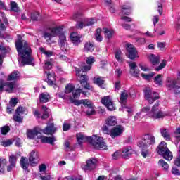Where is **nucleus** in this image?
Instances as JSON below:
<instances>
[{
	"label": "nucleus",
	"mask_w": 180,
	"mask_h": 180,
	"mask_svg": "<svg viewBox=\"0 0 180 180\" xmlns=\"http://www.w3.org/2000/svg\"><path fill=\"white\" fill-rule=\"evenodd\" d=\"M15 46L21 58H22V64L23 65H30L33 63V58L32 57V48L27 44L26 40L22 39V36L19 35L18 40L15 42Z\"/></svg>",
	"instance_id": "nucleus-1"
},
{
	"label": "nucleus",
	"mask_w": 180,
	"mask_h": 180,
	"mask_svg": "<svg viewBox=\"0 0 180 180\" xmlns=\"http://www.w3.org/2000/svg\"><path fill=\"white\" fill-rule=\"evenodd\" d=\"M81 94L86 96L87 95H89V93L88 91H84L82 89H77L76 90H73L72 95V97L70 96L69 98V101L71 103H74L75 106H79V105H84V106H87L89 109L87 111H86V116H92L93 115H95V105L92 103V101L88 100V99H82V100H76L78 99L81 96Z\"/></svg>",
	"instance_id": "nucleus-2"
},
{
	"label": "nucleus",
	"mask_w": 180,
	"mask_h": 180,
	"mask_svg": "<svg viewBox=\"0 0 180 180\" xmlns=\"http://www.w3.org/2000/svg\"><path fill=\"white\" fill-rule=\"evenodd\" d=\"M78 144H82V141H88L96 150H108V146L103 140V137L93 135L92 136H85L81 134L77 135Z\"/></svg>",
	"instance_id": "nucleus-3"
},
{
	"label": "nucleus",
	"mask_w": 180,
	"mask_h": 180,
	"mask_svg": "<svg viewBox=\"0 0 180 180\" xmlns=\"http://www.w3.org/2000/svg\"><path fill=\"white\" fill-rule=\"evenodd\" d=\"M155 144V136L148 134L143 136L141 141L137 143L138 147L141 150V155L144 158L148 155V147Z\"/></svg>",
	"instance_id": "nucleus-4"
},
{
	"label": "nucleus",
	"mask_w": 180,
	"mask_h": 180,
	"mask_svg": "<svg viewBox=\"0 0 180 180\" xmlns=\"http://www.w3.org/2000/svg\"><path fill=\"white\" fill-rule=\"evenodd\" d=\"M75 70L76 75L77 77H78V82H79L82 88L87 91H92V89H94V87H92V86H91V84L88 82V81H89V77H88V75L81 73L79 68H75Z\"/></svg>",
	"instance_id": "nucleus-5"
},
{
	"label": "nucleus",
	"mask_w": 180,
	"mask_h": 180,
	"mask_svg": "<svg viewBox=\"0 0 180 180\" xmlns=\"http://www.w3.org/2000/svg\"><path fill=\"white\" fill-rule=\"evenodd\" d=\"M53 68V63L51 62L48 61L45 63L44 66V70L45 71V74H46L47 77V84L50 85V86H53V88H57V84H56V77L54 75H51L49 70H51Z\"/></svg>",
	"instance_id": "nucleus-6"
},
{
	"label": "nucleus",
	"mask_w": 180,
	"mask_h": 180,
	"mask_svg": "<svg viewBox=\"0 0 180 180\" xmlns=\"http://www.w3.org/2000/svg\"><path fill=\"white\" fill-rule=\"evenodd\" d=\"M144 92V98L146 101H148L150 105L154 103L157 99H160V94L158 92H153L151 91L150 87H146L143 90Z\"/></svg>",
	"instance_id": "nucleus-7"
},
{
	"label": "nucleus",
	"mask_w": 180,
	"mask_h": 180,
	"mask_svg": "<svg viewBox=\"0 0 180 180\" xmlns=\"http://www.w3.org/2000/svg\"><path fill=\"white\" fill-rule=\"evenodd\" d=\"M126 50L128 53L127 57L129 60H136V58H139V51H137V49L134 47V45L131 44H126Z\"/></svg>",
	"instance_id": "nucleus-8"
},
{
	"label": "nucleus",
	"mask_w": 180,
	"mask_h": 180,
	"mask_svg": "<svg viewBox=\"0 0 180 180\" xmlns=\"http://www.w3.org/2000/svg\"><path fill=\"white\" fill-rule=\"evenodd\" d=\"M160 106V103L155 104L149 113L150 117L152 119H162L164 117V112L162 111H158V107Z\"/></svg>",
	"instance_id": "nucleus-9"
},
{
	"label": "nucleus",
	"mask_w": 180,
	"mask_h": 180,
	"mask_svg": "<svg viewBox=\"0 0 180 180\" xmlns=\"http://www.w3.org/2000/svg\"><path fill=\"white\" fill-rule=\"evenodd\" d=\"M123 133H124V127L118 124L111 128L110 137L111 139H117V137H120Z\"/></svg>",
	"instance_id": "nucleus-10"
},
{
	"label": "nucleus",
	"mask_w": 180,
	"mask_h": 180,
	"mask_svg": "<svg viewBox=\"0 0 180 180\" xmlns=\"http://www.w3.org/2000/svg\"><path fill=\"white\" fill-rule=\"evenodd\" d=\"M58 44H59L60 50L63 53H67L68 51V50H70V46H68V44L67 43V37H65V34L60 35Z\"/></svg>",
	"instance_id": "nucleus-11"
},
{
	"label": "nucleus",
	"mask_w": 180,
	"mask_h": 180,
	"mask_svg": "<svg viewBox=\"0 0 180 180\" xmlns=\"http://www.w3.org/2000/svg\"><path fill=\"white\" fill-rule=\"evenodd\" d=\"M15 84L12 82H5L4 84L0 85V92H4V90L8 94H13V89L15 88Z\"/></svg>",
	"instance_id": "nucleus-12"
},
{
	"label": "nucleus",
	"mask_w": 180,
	"mask_h": 180,
	"mask_svg": "<svg viewBox=\"0 0 180 180\" xmlns=\"http://www.w3.org/2000/svg\"><path fill=\"white\" fill-rule=\"evenodd\" d=\"M29 162L31 167H36L39 163V153L32 150L29 155Z\"/></svg>",
	"instance_id": "nucleus-13"
},
{
	"label": "nucleus",
	"mask_w": 180,
	"mask_h": 180,
	"mask_svg": "<svg viewBox=\"0 0 180 180\" xmlns=\"http://www.w3.org/2000/svg\"><path fill=\"white\" fill-rule=\"evenodd\" d=\"M101 103H103V105H105V106H106L107 109H108V110H115L116 108H115V104L113 103V101H112V100H110V97L109 96H105L101 99Z\"/></svg>",
	"instance_id": "nucleus-14"
},
{
	"label": "nucleus",
	"mask_w": 180,
	"mask_h": 180,
	"mask_svg": "<svg viewBox=\"0 0 180 180\" xmlns=\"http://www.w3.org/2000/svg\"><path fill=\"white\" fill-rule=\"evenodd\" d=\"M129 68H130V74L132 75V77H134V78H139L140 77V70L136 69L137 68V64L136 62H129Z\"/></svg>",
	"instance_id": "nucleus-15"
},
{
	"label": "nucleus",
	"mask_w": 180,
	"mask_h": 180,
	"mask_svg": "<svg viewBox=\"0 0 180 180\" xmlns=\"http://www.w3.org/2000/svg\"><path fill=\"white\" fill-rule=\"evenodd\" d=\"M82 18V15L81 13H76L73 15V19L75 20H78V19H80ZM86 27L85 25V19L84 18H81L80 21H77V23L76 24V28L77 29H84V27Z\"/></svg>",
	"instance_id": "nucleus-16"
},
{
	"label": "nucleus",
	"mask_w": 180,
	"mask_h": 180,
	"mask_svg": "<svg viewBox=\"0 0 180 180\" xmlns=\"http://www.w3.org/2000/svg\"><path fill=\"white\" fill-rule=\"evenodd\" d=\"M120 8L122 15H126L127 16H129V15H131L133 6L130 3H125L124 4L121 6Z\"/></svg>",
	"instance_id": "nucleus-17"
},
{
	"label": "nucleus",
	"mask_w": 180,
	"mask_h": 180,
	"mask_svg": "<svg viewBox=\"0 0 180 180\" xmlns=\"http://www.w3.org/2000/svg\"><path fill=\"white\" fill-rule=\"evenodd\" d=\"M96 164H98V160L95 158H91L86 162L84 169L86 171H94L96 168Z\"/></svg>",
	"instance_id": "nucleus-18"
},
{
	"label": "nucleus",
	"mask_w": 180,
	"mask_h": 180,
	"mask_svg": "<svg viewBox=\"0 0 180 180\" xmlns=\"http://www.w3.org/2000/svg\"><path fill=\"white\" fill-rule=\"evenodd\" d=\"M56 131H57V127L54 126V123H51L49 125L46 126L45 129H44L42 131L44 134H47L49 136H53V134H54Z\"/></svg>",
	"instance_id": "nucleus-19"
},
{
	"label": "nucleus",
	"mask_w": 180,
	"mask_h": 180,
	"mask_svg": "<svg viewBox=\"0 0 180 180\" xmlns=\"http://www.w3.org/2000/svg\"><path fill=\"white\" fill-rule=\"evenodd\" d=\"M39 139L43 144H51V146H54V141H57L54 136L51 137L41 136Z\"/></svg>",
	"instance_id": "nucleus-20"
},
{
	"label": "nucleus",
	"mask_w": 180,
	"mask_h": 180,
	"mask_svg": "<svg viewBox=\"0 0 180 180\" xmlns=\"http://www.w3.org/2000/svg\"><path fill=\"white\" fill-rule=\"evenodd\" d=\"M63 29H64V26L50 28L51 33L52 34L53 37H57V36H58V37L60 38V36H61V34H64V32H63Z\"/></svg>",
	"instance_id": "nucleus-21"
},
{
	"label": "nucleus",
	"mask_w": 180,
	"mask_h": 180,
	"mask_svg": "<svg viewBox=\"0 0 180 180\" xmlns=\"http://www.w3.org/2000/svg\"><path fill=\"white\" fill-rule=\"evenodd\" d=\"M39 127H35L33 129H27V137L30 140H33L36 136L39 135Z\"/></svg>",
	"instance_id": "nucleus-22"
},
{
	"label": "nucleus",
	"mask_w": 180,
	"mask_h": 180,
	"mask_svg": "<svg viewBox=\"0 0 180 180\" xmlns=\"http://www.w3.org/2000/svg\"><path fill=\"white\" fill-rule=\"evenodd\" d=\"M105 124L110 127L117 126V120L115 116H110L105 120Z\"/></svg>",
	"instance_id": "nucleus-23"
},
{
	"label": "nucleus",
	"mask_w": 180,
	"mask_h": 180,
	"mask_svg": "<svg viewBox=\"0 0 180 180\" xmlns=\"http://www.w3.org/2000/svg\"><path fill=\"white\" fill-rule=\"evenodd\" d=\"M157 150H158V154H159V155H161L165 151H167L169 149L168 148V146H167V142L162 141L158 146Z\"/></svg>",
	"instance_id": "nucleus-24"
},
{
	"label": "nucleus",
	"mask_w": 180,
	"mask_h": 180,
	"mask_svg": "<svg viewBox=\"0 0 180 180\" xmlns=\"http://www.w3.org/2000/svg\"><path fill=\"white\" fill-rule=\"evenodd\" d=\"M70 40L72 41V43H73L74 46H78V44L81 43V37L78 36L77 32H72L70 34Z\"/></svg>",
	"instance_id": "nucleus-25"
},
{
	"label": "nucleus",
	"mask_w": 180,
	"mask_h": 180,
	"mask_svg": "<svg viewBox=\"0 0 180 180\" xmlns=\"http://www.w3.org/2000/svg\"><path fill=\"white\" fill-rule=\"evenodd\" d=\"M39 99L41 103H47V102L50 101L51 97L49 93H41L39 96Z\"/></svg>",
	"instance_id": "nucleus-26"
},
{
	"label": "nucleus",
	"mask_w": 180,
	"mask_h": 180,
	"mask_svg": "<svg viewBox=\"0 0 180 180\" xmlns=\"http://www.w3.org/2000/svg\"><path fill=\"white\" fill-rule=\"evenodd\" d=\"M95 50V44L91 43V41L86 42L84 46V51L86 53H92Z\"/></svg>",
	"instance_id": "nucleus-27"
},
{
	"label": "nucleus",
	"mask_w": 180,
	"mask_h": 180,
	"mask_svg": "<svg viewBox=\"0 0 180 180\" xmlns=\"http://www.w3.org/2000/svg\"><path fill=\"white\" fill-rule=\"evenodd\" d=\"M149 60L152 64V65H158L160 64V56H157L154 55V53H152L149 56Z\"/></svg>",
	"instance_id": "nucleus-28"
},
{
	"label": "nucleus",
	"mask_w": 180,
	"mask_h": 180,
	"mask_svg": "<svg viewBox=\"0 0 180 180\" xmlns=\"http://www.w3.org/2000/svg\"><path fill=\"white\" fill-rule=\"evenodd\" d=\"M19 77H20V73L18 71H14L8 75L7 81H17V79H19Z\"/></svg>",
	"instance_id": "nucleus-29"
},
{
	"label": "nucleus",
	"mask_w": 180,
	"mask_h": 180,
	"mask_svg": "<svg viewBox=\"0 0 180 180\" xmlns=\"http://www.w3.org/2000/svg\"><path fill=\"white\" fill-rule=\"evenodd\" d=\"M160 131L161 136L165 139V140L167 141H169V140H171V135H169V133L168 132V130L167 129H160Z\"/></svg>",
	"instance_id": "nucleus-30"
},
{
	"label": "nucleus",
	"mask_w": 180,
	"mask_h": 180,
	"mask_svg": "<svg viewBox=\"0 0 180 180\" xmlns=\"http://www.w3.org/2000/svg\"><path fill=\"white\" fill-rule=\"evenodd\" d=\"M162 157H163V158L165 160H167V161H171V160H172L173 158V155H172V152L169 151V149L167 150H165V153H162Z\"/></svg>",
	"instance_id": "nucleus-31"
},
{
	"label": "nucleus",
	"mask_w": 180,
	"mask_h": 180,
	"mask_svg": "<svg viewBox=\"0 0 180 180\" xmlns=\"http://www.w3.org/2000/svg\"><path fill=\"white\" fill-rule=\"evenodd\" d=\"M20 166L22 169H27L29 168V162H27V158H25V157H21L20 159Z\"/></svg>",
	"instance_id": "nucleus-32"
},
{
	"label": "nucleus",
	"mask_w": 180,
	"mask_h": 180,
	"mask_svg": "<svg viewBox=\"0 0 180 180\" xmlns=\"http://www.w3.org/2000/svg\"><path fill=\"white\" fill-rule=\"evenodd\" d=\"M130 155H131V150L129 149V148H125L122 151V156L123 158L128 159Z\"/></svg>",
	"instance_id": "nucleus-33"
},
{
	"label": "nucleus",
	"mask_w": 180,
	"mask_h": 180,
	"mask_svg": "<svg viewBox=\"0 0 180 180\" xmlns=\"http://www.w3.org/2000/svg\"><path fill=\"white\" fill-rule=\"evenodd\" d=\"M103 33L106 37V39H112L113 37V34H115V31L109 30L108 28H103Z\"/></svg>",
	"instance_id": "nucleus-34"
},
{
	"label": "nucleus",
	"mask_w": 180,
	"mask_h": 180,
	"mask_svg": "<svg viewBox=\"0 0 180 180\" xmlns=\"http://www.w3.org/2000/svg\"><path fill=\"white\" fill-rule=\"evenodd\" d=\"M94 84H96V85H98V86H100L101 88H102L103 85L105 84V80L103 79V77H94Z\"/></svg>",
	"instance_id": "nucleus-35"
},
{
	"label": "nucleus",
	"mask_w": 180,
	"mask_h": 180,
	"mask_svg": "<svg viewBox=\"0 0 180 180\" xmlns=\"http://www.w3.org/2000/svg\"><path fill=\"white\" fill-rule=\"evenodd\" d=\"M158 165L160 167H162V168H163V171H168V168H169V165H168V163H167V162H165L162 159H160L158 161Z\"/></svg>",
	"instance_id": "nucleus-36"
},
{
	"label": "nucleus",
	"mask_w": 180,
	"mask_h": 180,
	"mask_svg": "<svg viewBox=\"0 0 180 180\" xmlns=\"http://www.w3.org/2000/svg\"><path fill=\"white\" fill-rule=\"evenodd\" d=\"M115 59L117 60V61H118V63H123L124 59H123V58H122V50L117 49L115 51Z\"/></svg>",
	"instance_id": "nucleus-37"
},
{
	"label": "nucleus",
	"mask_w": 180,
	"mask_h": 180,
	"mask_svg": "<svg viewBox=\"0 0 180 180\" xmlns=\"http://www.w3.org/2000/svg\"><path fill=\"white\" fill-rule=\"evenodd\" d=\"M18 161V157L15 155H11L9 156L8 162L11 166L16 167V162Z\"/></svg>",
	"instance_id": "nucleus-38"
},
{
	"label": "nucleus",
	"mask_w": 180,
	"mask_h": 180,
	"mask_svg": "<svg viewBox=\"0 0 180 180\" xmlns=\"http://www.w3.org/2000/svg\"><path fill=\"white\" fill-rule=\"evenodd\" d=\"M109 126L106 125H103L101 127V131L102 133H103V134H107L108 136H110L111 132H112V129H109Z\"/></svg>",
	"instance_id": "nucleus-39"
},
{
	"label": "nucleus",
	"mask_w": 180,
	"mask_h": 180,
	"mask_svg": "<svg viewBox=\"0 0 180 180\" xmlns=\"http://www.w3.org/2000/svg\"><path fill=\"white\" fill-rule=\"evenodd\" d=\"M75 89V86L71 84H68L65 88V94H71V92L74 91Z\"/></svg>",
	"instance_id": "nucleus-40"
},
{
	"label": "nucleus",
	"mask_w": 180,
	"mask_h": 180,
	"mask_svg": "<svg viewBox=\"0 0 180 180\" xmlns=\"http://www.w3.org/2000/svg\"><path fill=\"white\" fill-rule=\"evenodd\" d=\"M31 20L33 22L40 20V13L39 12H33L31 13Z\"/></svg>",
	"instance_id": "nucleus-41"
},
{
	"label": "nucleus",
	"mask_w": 180,
	"mask_h": 180,
	"mask_svg": "<svg viewBox=\"0 0 180 180\" xmlns=\"http://www.w3.org/2000/svg\"><path fill=\"white\" fill-rule=\"evenodd\" d=\"M154 75H155V74L153 72H151L150 74H144V73L141 74V77H142V78H143L146 81H150L151 78L154 77Z\"/></svg>",
	"instance_id": "nucleus-42"
},
{
	"label": "nucleus",
	"mask_w": 180,
	"mask_h": 180,
	"mask_svg": "<svg viewBox=\"0 0 180 180\" xmlns=\"http://www.w3.org/2000/svg\"><path fill=\"white\" fill-rule=\"evenodd\" d=\"M167 67V60L163 59L159 66L155 68V71H160Z\"/></svg>",
	"instance_id": "nucleus-43"
},
{
	"label": "nucleus",
	"mask_w": 180,
	"mask_h": 180,
	"mask_svg": "<svg viewBox=\"0 0 180 180\" xmlns=\"http://www.w3.org/2000/svg\"><path fill=\"white\" fill-rule=\"evenodd\" d=\"M25 112H26V108L22 106H19L15 110V113L18 115H25Z\"/></svg>",
	"instance_id": "nucleus-44"
},
{
	"label": "nucleus",
	"mask_w": 180,
	"mask_h": 180,
	"mask_svg": "<svg viewBox=\"0 0 180 180\" xmlns=\"http://www.w3.org/2000/svg\"><path fill=\"white\" fill-rule=\"evenodd\" d=\"M11 10L13 11V12H19L20 9L19 7H18V3L15 1H11Z\"/></svg>",
	"instance_id": "nucleus-45"
},
{
	"label": "nucleus",
	"mask_w": 180,
	"mask_h": 180,
	"mask_svg": "<svg viewBox=\"0 0 180 180\" xmlns=\"http://www.w3.org/2000/svg\"><path fill=\"white\" fill-rule=\"evenodd\" d=\"M91 68H92L91 65H86L84 66H82L81 68H79L80 72H88V71L91 70Z\"/></svg>",
	"instance_id": "nucleus-46"
},
{
	"label": "nucleus",
	"mask_w": 180,
	"mask_h": 180,
	"mask_svg": "<svg viewBox=\"0 0 180 180\" xmlns=\"http://www.w3.org/2000/svg\"><path fill=\"white\" fill-rule=\"evenodd\" d=\"M10 130H11V128L9 127V126H4L1 128V134L3 136H6V134L9 133Z\"/></svg>",
	"instance_id": "nucleus-47"
},
{
	"label": "nucleus",
	"mask_w": 180,
	"mask_h": 180,
	"mask_svg": "<svg viewBox=\"0 0 180 180\" xmlns=\"http://www.w3.org/2000/svg\"><path fill=\"white\" fill-rule=\"evenodd\" d=\"M162 75L159 74L154 78V82H156L157 85H162V80H161Z\"/></svg>",
	"instance_id": "nucleus-48"
},
{
	"label": "nucleus",
	"mask_w": 180,
	"mask_h": 180,
	"mask_svg": "<svg viewBox=\"0 0 180 180\" xmlns=\"http://www.w3.org/2000/svg\"><path fill=\"white\" fill-rule=\"evenodd\" d=\"M0 15L2 17L4 23H5V25L8 26V25H9V22L8 21V18H6V15H5V13L0 12ZM1 22H2L1 19H0V23Z\"/></svg>",
	"instance_id": "nucleus-49"
},
{
	"label": "nucleus",
	"mask_w": 180,
	"mask_h": 180,
	"mask_svg": "<svg viewBox=\"0 0 180 180\" xmlns=\"http://www.w3.org/2000/svg\"><path fill=\"white\" fill-rule=\"evenodd\" d=\"M39 50L40 51L41 53H43V54H45V56H47V57H51V56H53V52L46 51L43 47H40Z\"/></svg>",
	"instance_id": "nucleus-50"
},
{
	"label": "nucleus",
	"mask_w": 180,
	"mask_h": 180,
	"mask_svg": "<svg viewBox=\"0 0 180 180\" xmlns=\"http://www.w3.org/2000/svg\"><path fill=\"white\" fill-rule=\"evenodd\" d=\"M176 84V82L172 80V81L168 82L167 84H166V86L169 89H174V88H175Z\"/></svg>",
	"instance_id": "nucleus-51"
},
{
	"label": "nucleus",
	"mask_w": 180,
	"mask_h": 180,
	"mask_svg": "<svg viewBox=\"0 0 180 180\" xmlns=\"http://www.w3.org/2000/svg\"><path fill=\"white\" fill-rule=\"evenodd\" d=\"M129 96V94H127V92H122V94H121V96H120V101H121V102H125V101H127V97Z\"/></svg>",
	"instance_id": "nucleus-52"
},
{
	"label": "nucleus",
	"mask_w": 180,
	"mask_h": 180,
	"mask_svg": "<svg viewBox=\"0 0 180 180\" xmlns=\"http://www.w3.org/2000/svg\"><path fill=\"white\" fill-rule=\"evenodd\" d=\"M174 137L176 141L179 142L180 141V127L176 128V131H174Z\"/></svg>",
	"instance_id": "nucleus-53"
},
{
	"label": "nucleus",
	"mask_w": 180,
	"mask_h": 180,
	"mask_svg": "<svg viewBox=\"0 0 180 180\" xmlns=\"http://www.w3.org/2000/svg\"><path fill=\"white\" fill-rule=\"evenodd\" d=\"M86 63L89 65H92V64H94V63H95V58L92 57V56H89V57L86 58Z\"/></svg>",
	"instance_id": "nucleus-54"
},
{
	"label": "nucleus",
	"mask_w": 180,
	"mask_h": 180,
	"mask_svg": "<svg viewBox=\"0 0 180 180\" xmlns=\"http://www.w3.org/2000/svg\"><path fill=\"white\" fill-rule=\"evenodd\" d=\"M157 5H158L157 11L159 13L160 16H161L162 15V12H164V10L162 8V4H161L160 2H158Z\"/></svg>",
	"instance_id": "nucleus-55"
},
{
	"label": "nucleus",
	"mask_w": 180,
	"mask_h": 180,
	"mask_svg": "<svg viewBox=\"0 0 180 180\" xmlns=\"http://www.w3.org/2000/svg\"><path fill=\"white\" fill-rule=\"evenodd\" d=\"M51 37H53V34L45 32L44 33V38L46 39V41H51Z\"/></svg>",
	"instance_id": "nucleus-56"
},
{
	"label": "nucleus",
	"mask_w": 180,
	"mask_h": 180,
	"mask_svg": "<svg viewBox=\"0 0 180 180\" xmlns=\"http://www.w3.org/2000/svg\"><path fill=\"white\" fill-rule=\"evenodd\" d=\"M13 119L15 122H18V123H23V118H22L19 115H14Z\"/></svg>",
	"instance_id": "nucleus-57"
},
{
	"label": "nucleus",
	"mask_w": 180,
	"mask_h": 180,
	"mask_svg": "<svg viewBox=\"0 0 180 180\" xmlns=\"http://www.w3.org/2000/svg\"><path fill=\"white\" fill-rule=\"evenodd\" d=\"M49 117L50 113L49 112V111H44V113L41 116V119H42V120H46V119H49Z\"/></svg>",
	"instance_id": "nucleus-58"
},
{
	"label": "nucleus",
	"mask_w": 180,
	"mask_h": 180,
	"mask_svg": "<svg viewBox=\"0 0 180 180\" xmlns=\"http://www.w3.org/2000/svg\"><path fill=\"white\" fill-rule=\"evenodd\" d=\"M3 147H9V146H12V141L8 139L7 141H2Z\"/></svg>",
	"instance_id": "nucleus-59"
},
{
	"label": "nucleus",
	"mask_w": 180,
	"mask_h": 180,
	"mask_svg": "<svg viewBox=\"0 0 180 180\" xmlns=\"http://www.w3.org/2000/svg\"><path fill=\"white\" fill-rule=\"evenodd\" d=\"M95 24V19L91 18L85 22V26H93Z\"/></svg>",
	"instance_id": "nucleus-60"
},
{
	"label": "nucleus",
	"mask_w": 180,
	"mask_h": 180,
	"mask_svg": "<svg viewBox=\"0 0 180 180\" xmlns=\"http://www.w3.org/2000/svg\"><path fill=\"white\" fill-rule=\"evenodd\" d=\"M10 105L11 106H16V105H18V98H11V101H10Z\"/></svg>",
	"instance_id": "nucleus-61"
},
{
	"label": "nucleus",
	"mask_w": 180,
	"mask_h": 180,
	"mask_svg": "<svg viewBox=\"0 0 180 180\" xmlns=\"http://www.w3.org/2000/svg\"><path fill=\"white\" fill-rule=\"evenodd\" d=\"M165 42H158V47L161 50V51H163L164 49H165Z\"/></svg>",
	"instance_id": "nucleus-62"
},
{
	"label": "nucleus",
	"mask_w": 180,
	"mask_h": 180,
	"mask_svg": "<svg viewBox=\"0 0 180 180\" xmlns=\"http://www.w3.org/2000/svg\"><path fill=\"white\" fill-rule=\"evenodd\" d=\"M172 174H173V175H180V171L179 169H178L176 167H172Z\"/></svg>",
	"instance_id": "nucleus-63"
},
{
	"label": "nucleus",
	"mask_w": 180,
	"mask_h": 180,
	"mask_svg": "<svg viewBox=\"0 0 180 180\" xmlns=\"http://www.w3.org/2000/svg\"><path fill=\"white\" fill-rule=\"evenodd\" d=\"M71 129V125L70 124H63V131H68Z\"/></svg>",
	"instance_id": "nucleus-64"
}]
</instances>
